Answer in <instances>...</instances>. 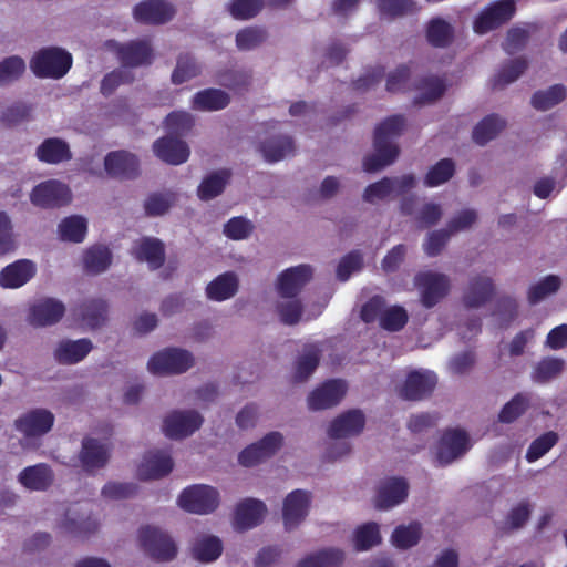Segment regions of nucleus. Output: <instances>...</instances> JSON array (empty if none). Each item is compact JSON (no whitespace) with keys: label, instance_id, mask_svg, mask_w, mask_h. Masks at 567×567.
<instances>
[{"label":"nucleus","instance_id":"nucleus-6","mask_svg":"<svg viewBox=\"0 0 567 567\" xmlns=\"http://www.w3.org/2000/svg\"><path fill=\"white\" fill-rule=\"evenodd\" d=\"M415 177L412 174L400 177H385L379 182L370 184L363 193V199L370 204L390 199L402 195L415 186Z\"/></svg>","mask_w":567,"mask_h":567},{"label":"nucleus","instance_id":"nucleus-37","mask_svg":"<svg viewBox=\"0 0 567 567\" xmlns=\"http://www.w3.org/2000/svg\"><path fill=\"white\" fill-rule=\"evenodd\" d=\"M494 292L493 281L487 276L474 277L464 296V303L468 308H478L484 305Z\"/></svg>","mask_w":567,"mask_h":567},{"label":"nucleus","instance_id":"nucleus-9","mask_svg":"<svg viewBox=\"0 0 567 567\" xmlns=\"http://www.w3.org/2000/svg\"><path fill=\"white\" fill-rule=\"evenodd\" d=\"M471 447L467 433L460 429L447 430L436 447V461L440 465H449L463 456Z\"/></svg>","mask_w":567,"mask_h":567},{"label":"nucleus","instance_id":"nucleus-28","mask_svg":"<svg viewBox=\"0 0 567 567\" xmlns=\"http://www.w3.org/2000/svg\"><path fill=\"white\" fill-rule=\"evenodd\" d=\"M173 7L163 0H147L134 8V18L142 23L161 24L174 16Z\"/></svg>","mask_w":567,"mask_h":567},{"label":"nucleus","instance_id":"nucleus-41","mask_svg":"<svg viewBox=\"0 0 567 567\" xmlns=\"http://www.w3.org/2000/svg\"><path fill=\"white\" fill-rule=\"evenodd\" d=\"M230 178L228 169H219L204 177L198 186L197 195L202 200H210L220 195Z\"/></svg>","mask_w":567,"mask_h":567},{"label":"nucleus","instance_id":"nucleus-45","mask_svg":"<svg viewBox=\"0 0 567 567\" xmlns=\"http://www.w3.org/2000/svg\"><path fill=\"white\" fill-rule=\"evenodd\" d=\"M566 96V87L561 84H555L546 90L535 92L532 97V104L539 111H547L563 102Z\"/></svg>","mask_w":567,"mask_h":567},{"label":"nucleus","instance_id":"nucleus-1","mask_svg":"<svg viewBox=\"0 0 567 567\" xmlns=\"http://www.w3.org/2000/svg\"><path fill=\"white\" fill-rule=\"evenodd\" d=\"M403 128L404 120L400 115L386 118L375 128L374 153L363 161L365 172H377L395 161L399 148L394 140L402 133Z\"/></svg>","mask_w":567,"mask_h":567},{"label":"nucleus","instance_id":"nucleus-50","mask_svg":"<svg viewBox=\"0 0 567 567\" xmlns=\"http://www.w3.org/2000/svg\"><path fill=\"white\" fill-rule=\"evenodd\" d=\"M380 528L377 523L370 522L359 526L354 532V546L358 550H368L381 543Z\"/></svg>","mask_w":567,"mask_h":567},{"label":"nucleus","instance_id":"nucleus-19","mask_svg":"<svg viewBox=\"0 0 567 567\" xmlns=\"http://www.w3.org/2000/svg\"><path fill=\"white\" fill-rule=\"evenodd\" d=\"M64 305L54 298H42L34 301L29 309L28 321L34 327L55 324L64 316Z\"/></svg>","mask_w":567,"mask_h":567},{"label":"nucleus","instance_id":"nucleus-26","mask_svg":"<svg viewBox=\"0 0 567 567\" xmlns=\"http://www.w3.org/2000/svg\"><path fill=\"white\" fill-rule=\"evenodd\" d=\"M223 542L219 537L200 533L196 535L189 547L193 559L202 564H210L216 561L223 553Z\"/></svg>","mask_w":567,"mask_h":567},{"label":"nucleus","instance_id":"nucleus-31","mask_svg":"<svg viewBox=\"0 0 567 567\" xmlns=\"http://www.w3.org/2000/svg\"><path fill=\"white\" fill-rule=\"evenodd\" d=\"M238 287V276L233 271H227L217 276L207 285L206 296L213 301H225L237 293Z\"/></svg>","mask_w":567,"mask_h":567},{"label":"nucleus","instance_id":"nucleus-10","mask_svg":"<svg viewBox=\"0 0 567 567\" xmlns=\"http://www.w3.org/2000/svg\"><path fill=\"white\" fill-rule=\"evenodd\" d=\"M54 424V415L45 409H33L21 414L14 426L27 440L38 439L49 433Z\"/></svg>","mask_w":567,"mask_h":567},{"label":"nucleus","instance_id":"nucleus-47","mask_svg":"<svg viewBox=\"0 0 567 567\" xmlns=\"http://www.w3.org/2000/svg\"><path fill=\"white\" fill-rule=\"evenodd\" d=\"M527 62L523 59L512 60L504 64L493 78V86L503 89L515 82L526 70Z\"/></svg>","mask_w":567,"mask_h":567},{"label":"nucleus","instance_id":"nucleus-7","mask_svg":"<svg viewBox=\"0 0 567 567\" xmlns=\"http://www.w3.org/2000/svg\"><path fill=\"white\" fill-rule=\"evenodd\" d=\"M138 538L144 550L157 560H171L176 556L175 543L157 527L145 526L141 528Z\"/></svg>","mask_w":567,"mask_h":567},{"label":"nucleus","instance_id":"nucleus-55","mask_svg":"<svg viewBox=\"0 0 567 567\" xmlns=\"http://www.w3.org/2000/svg\"><path fill=\"white\" fill-rule=\"evenodd\" d=\"M565 361L558 358H546L535 368L533 378L538 382H546L561 373Z\"/></svg>","mask_w":567,"mask_h":567},{"label":"nucleus","instance_id":"nucleus-4","mask_svg":"<svg viewBox=\"0 0 567 567\" xmlns=\"http://www.w3.org/2000/svg\"><path fill=\"white\" fill-rule=\"evenodd\" d=\"M177 503L188 513L205 515L218 507L219 493L210 485L196 484L183 489Z\"/></svg>","mask_w":567,"mask_h":567},{"label":"nucleus","instance_id":"nucleus-22","mask_svg":"<svg viewBox=\"0 0 567 567\" xmlns=\"http://www.w3.org/2000/svg\"><path fill=\"white\" fill-rule=\"evenodd\" d=\"M365 424V417L359 410H350L338 415L329 425L328 436L334 440L359 435Z\"/></svg>","mask_w":567,"mask_h":567},{"label":"nucleus","instance_id":"nucleus-57","mask_svg":"<svg viewBox=\"0 0 567 567\" xmlns=\"http://www.w3.org/2000/svg\"><path fill=\"white\" fill-rule=\"evenodd\" d=\"M262 6V0H231L228 11L235 19L247 20L255 17Z\"/></svg>","mask_w":567,"mask_h":567},{"label":"nucleus","instance_id":"nucleus-49","mask_svg":"<svg viewBox=\"0 0 567 567\" xmlns=\"http://www.w3.org/2000/svg\"><path fill=\"white\" fill-rule=\"evenodd\" d=\"M112 256L109 248L104 246H94L86 250L84 255V266L89 272L101 274L111 265Z\"/></svg>","mask_w":567,"mask_h":567},{"label":"nucleus","instance_id":"nucleus-20","mask_svg":"<svg viewBox=\"0 0 567 567\" xmlns=\"http://www.w3.org/2000/svg\"><path fill=\"white\" fill-rule=\"evenodd\" d=\"M347 392V385L341 380H330L316 388L307 399L308 408L312 411L326 410L337 405Z\"/></svg>","mask_w":567,"mask_h":567},{"label":"nucleus","instance_id":"nucleus-30","mask_svg":"<svg viewBox=\"0 0 567 567\" xmlns=\"http://www.w3.org/2000/svg\"><path fill=\"white\" fill-rule=\"evenodd\" d=\"M89 339L62 340L54 349V359L62 364H75L82 361L92 350Z\"/></svg>","mask_w":567,"mask_h":567},{"label":"nucleus","instance_id":"nucleus-54","mask_svg":"<svg viewBox=\"0 0 567 567\" xmlns=\"http://www.w3.org/2000/svg\"><path fill=\"white\" fill-rule=\"evenodd\" d=\"M200 72V66L189 55L179 56L177 64L172 74V82L174 84H182L197 76Z\"/></svg>","mask_w":567,"mask_h":567},{"label":"nucleus","instance_id":"nucleus-21","mask_svg":"<svg viewBox=\"0 0 567 567\" xmlns=\"http://www.w3.org/2000/svg\"><path fill=\"white\" fill-rule=\"evenodd\" d=\"M267 507L264 502L246 498L237 504L234 516V528L240 532L258 526L265 518Z\"/></svg>","mask_w":567,"mask_h":567},{"label":"nucleus","instance_id":"nucleus-17","mask_svg":"<svg viewBox=\"0 0 567 567\" xmlns=\"http://www.w3.org/2000/svg\"><path fill=\"white\" fill-rule=\"evenodd\" d=\"M313 270L308 265H299L282 271L276 281L280 298L297 297L301 289L311 280Z\"/></svg>","mask_w":567,"mask_h":567},{"label":"nucleus","instance_id":"nucleus-39","mask_svg":"<svg viewBox=\"0 0 567 567\" xmlns=\"http://www.w3.org/2000/svg\"><path fill=\"white\" fill-rule=\"evenodd\" d=\"M343 561L344 551L342 549L328 547L306 556L297 567H340Z\"/></svg>","mask_w":567,"mask_h":567},{"label":"nucleus","instance_id":"nucleus-23","mask_svg":"<svg viewBox=\"0 0 567 567\" xmlns=\"http://www.w3.org/2000/svg\"><path fill=\"white\" fill-rule=\"evenodd\" d=\"M37 265L30 259H19L0 271V286L4 289H18L28 284L37 274Z\"/></svg>","mask_w":567,"mask_h":567},{"label":"nucleus","instance_id":"nucleus-11","mask_svg":"<svg viewBox=\"0 0 567 567\" xmlns=\"http://www.w3.org/2000/svg\"><path fill=\"white\" fill-rule=\"evenodd\" d=\"M282 443L284 436L279 432H270L243 450L238 455V462L246 467L255 466L275 455Z\"/></svg>","mask_w":567,"mask_h":567},{"label":"nucleus","instance_id":"nucleus-44","mask_svg":"<svg viewBox=\"0 0 567 567\" xmlns=\"http://www.w3.org/2000/svg\"><path fill=\"white\" fill-rule=\"evenodd\" d=\"M454 37L453 25L442 18H434L427 23L426 38L434 47L449 45Z\"/></svg>","mask_w":567,"mask_h":567},{"label":"nucleus","instance_id":"nucleus-33","mask_svg":"<svg viewBox=\"0 0 567 567\" xmlns=\"http://www.w3.org/2000/svg\"><path fill=\"white\" fill-rule=\"evenodd\" d=\"M110 455V446L106 442L95 439H85L82 444L81 462L85 470L103 467Z\"/></svg>","mask_w":567,"mask_h":567},{"label":"nucleus","instance_id":"nucleus-62","mask_svg":"<svg viewBox=\"0 0 567 567\" xmlns=\"http://www.w3.org/2000/svg\"><path fill=\"white\" fill-rule=\"evenodd\" d=\"M378 7L382 14L391 18L413 13L417 10L413 0H378Z\"/></svg>","mask_w":567,"mask_h":567},{"label":"nucleus","instance_id":"nucleus-16","mask_svg":"<svg viewBox=\"0 0 567 567\" xmlns=\"http://www.w3.org/2000/svg\"><path fill=\"white\" fill-rule=\"evenodd\" d=\"M172 456L166 450H150L146 452L137 466L140 480H158L168 475L173 470Z\"/></svg>","mask_w":567,"mask_h":567},{"label":"nucleus","instance_id":"nucleus-63","mask_svg":"<svg viewBox=\"0 0 567 567\" xmlns=\"http://www.w3.org/2000/svg\"><path fill=\"white\" fill-rule=\"evenodd\" d=\"M558 436L554 432H547L532 442L526 453V460L532 463L544 456L556 443Z\"/></svg>","mask_w":567,"mask_h":567},{"label":"nucleus","instance_id":"nucleus-15","mask_svg":"<svg viewBox=\"0 0 567 567\" xmlns=\"http://www.w3.org/2000/svg\"><path fill=\"white\" fill-rule=\"evenodd\" d=\"M514 12V0H498L478 14L474 21V31L478 34H485L508 21Z\"/></svg>","mask_w":567,"mask_h":567},{"label":"nucleus","instance_id":"nucleus-48","mask_svg":"<svg viewBox=\"0 0 567 567\" xmlns=\"http://www.w3.org/2000/svg\"><path fill=\"white\" fill-rule=\"evenodd\" d=\"M25 72V62L18 55L3 59L0 62V87L18 81Z\"/></svg>","mask_w":567,"mask_h":567},{"label":"nucleus","instance_id":"nucleus-36","mask_svg":"<svg viewBox=\"0 0 567 567\" xmlns=\"http://www.w3.org/2000/svg\"><path fill=\"white\" fill-rule=\"evenodd\" d=\"M229 95L218 89H206L197 92L192 100V107L202 112H214L229 104Z\"/></svg>","mask_w":567,"mask_h":567},{"label":"nucleus","instance_id":"nucleus-56","mask_svg":"<svg viewBox=\"0 0 567 567\" xmlns=\"http://www.w3.org/2000/svg\"><path fill=\"white\" fill-rule=\"evenodd\" d=\"M166 130L169 134L183 135L194 125V116L186 111H175L165 120Z\"/></svg>","mask_w":567,"mask_h":567},{"label":"nucleus","instance_id":"nucleus-3","mask_svg":"<svg viewBox=\"0 0 567 567\" xmlns=\"http://www.w3.org/2000/svg\"><path fill=\"white\" fill-rule=\"evenodd\" d=\"M72 56L59 48H48L39 51L32 58L30 68L39 78H62L71 68Z\"/></svg>","mask_w":567,"mask_h":567},{"label":"nucleus","instance_id":"nucleus-60","mask_svg":"<svg viewBox=\"0 0 567 567\" xmlns=\"http://www.w3.org/2000/svg\"><path fill=\"white\" fill-rule=\"evenodd\" d=\"M478 215L475 209L465 208L452 216L449 220L446 228L454 235L461 231H466L477 221Z\"/></svg>","mask_w":567,"mask_h":567},{"label":"nucleus","instance_id":"nucleus-53","mask_svg":"<svg viewBox=\"0 0 567 567\" xmlns=\"http://www.w3.org/2000/svg\"><path fill=\"white\" fill-rule=\"evenodd\" d=\"M560 278L554 275L547 276L537 284L533 285L528 291V300L535 305L546 297L555 293L560 287Z\"/></svg>","mask_w":567,"mask_h":567},{"label":"nucleus","instance_id":"nucleus-42","mask_svg":"<svg viewBox=\"0 0 567 567\" xmlns=\"http://www.w3.org/2000/svg\"><path fill=\"white\" fill-rule=\"evenodd\" d=\"M320 349L317 344L305 346L300 357L296 362L295 379L297 381L307 380L316 370L319 363Z\"/></svg>","mask_w":567,"mask_h":567},{"label":"nucleus","instance_id":"nucleus-35","mask_svg":"<svg viewBox=\"0 0 567 567\" xmlns=\"http://www.w3.org/2000/svg\"><path fill=\"white\" fill-rule=\"evenodd\" d=\"M53 481V473L47 464H37L25 467L19 474V482L31 491L47 489Z\"/></svg>","mask_w":567,"mask_h":567},{"label":"nucleus","instance_id":"nucleus-29","mask_svg":"<svg viewBox=\"0 0 567 567\" xmlns=\"http://www.w3.org/2000/svg\"><path fill=\"white\" fill-rule=\"evenodd\" d=\"M153 150L155 155L172 165L185 163L189 157V148L187 144L178 138L171 136L157 140Z\"/></svg>","mask_w":567,"mask_h":567},{"label":"nucleus","instance_id":"nucleus-32","mask_svg":"<svg viewBox=\"0 0 567 567\" xmlns=\"http://www.w3.org/2000/svg\"><path fill=\"white\" fill-rule=\"evenodd\" d=\"M35 155L39 161L47 164H60L72 158L69 144L58 137L44 140L37 147Z\"/></svg>","mask_w":567,"mask_h":567},{"label":"nucleus","instance_id":"nucleus-40","mask_svg":"<svg viewBox=\"0 0 567 567\" xmlns=\"http://www.w3.org/2000/svg\"><path fill=\"white\" fill-rule=\"evenodd\" d=\"M422 533V525L417 522L402 524L394 528L390 540L395 548L405 550L419 544Z\"/></svg>","mask_w":567,"mask_h":567},{"label":"nucleus","instance_id":"nucleus-46","mask_svg":"<svg viewBox=\"0 0 567 567\" xmlns=\"http://www.w3.org/2000/svg\"><path fill=\"white\" fill-rule=\"evenodd\" d=\"M505 124L498 115H488L474 127L473 138L477 144L485 145L497 136Z\"/></svg>","mask_w":567,"mask_h":567},{"label":"nucleus","instance_id":"nucleus-8","mask_svg":"<svg viewBox=\"0 0 567 567\" xmlns=\"http://www.w3.org/2000/svg\"><path fill=\"white\" fill-rule=\"evenodd\" d=\"M106 48L115 52L124 66H143L152 63L154 59L153 49L146 40H135L126 44L116 41H107Z\"/></svg>","mask_w":567,"mask_h":567},{"label":"nucleus","instance_id":"nucleus-13","mask_svg":"<svg viewBox=\"0 0 567 567\" xmlns=\"http://www.w3.org/2000/svg\"><path fill=\"white\" fill-rule=\"evenodd\" d=\"M311 494L303 489L289 493L282 506V520L286 530L296 529L308 516L311 505Z\"/></svg>","mask_w":567,"mask_h":567},{"label":"nucleus","instance_id":"nucleus-25","mask_svg":"<svg viewBox=\"0 0 567 567\" xmlns=\"http://www.w3.org/2000/svg\"><path fill=\"white\" fill-rule=\"evenodd\" d=\"M408 484L403 478L389 477L382 481L375 496V507L389 509L401 504L408 496Z\"/></svg>","mask_w":567,"mask_h":567},{"label":"nucleus","instance_id":"nucleus-14","mask_svg":"<svg viewBox=\"0 0 567 567\" xmlns=\"http://www.w3.org/2000/svg\"><path fill=\"white\" fill-rule=\"evenodd\" d=\"M30 200L41 208L59 207L71 200V192L65 184L51 179L37 185L30 194Z\"/></svg>","mask_w":567,"mask_h":567},{"label":"nucleus","instance_id":"nucleus-2","mask_svg":"<svg viewBox=\"0 0 567 567\" xmlns=\"http://www.w3.org/2000/svg\"><path fill=\"white\" fill-rule=\"evenodd\" d=\"M194 364L193 354L181 348H166L154 353L148 362L147 370L154 375L181 374Z\"/></svg>","mask_w":567,"mask_h":567},{"label":"nucleus","instance_id":"nucleus-27","mask_svg":"<svg viewBox=\"0 0 567 567\" xmlns=\"http://www.w3.org/2000/svg\"><path fill=\"white\" fill-rule=\"evenodd\" d=\"M104 168L111 177L133 178L138 173V161L128 152L115 151L105 156Z\"/></svg>","mask_w":567,"mask_h":567},{"label":"nucleus","instance_id":"nucleus-51","mask_svg":"<svg viewBox=\"0 0 567 567\" xmlns=\"http://www.w3.org/2000/svg\"><path fill=\"white\" fill-rule=\"evenodd\" d=\"M261 152L266 161L278 162L293 152V144L290 137L282 136L264 143Z\"/></svg>","mask_w":567,"mask_h":567},{"label":"nucleus","instance_id":"nucleus-59","mask_svg":"<svg viewBox=\"0 0 567 567\" xmlns=\"http://www.w3.org/2000/svg\"><path fill=\"white\" fill-rule=\"evenodd\" d=\"M529 399L526 394H517L507 402L499 412L498 420L511 423L519 417L527 409Z\"/></svg>","mask_w":567,"mask_h":567},{"label":"nucleus","instance_id":"nucleus-38","mask_svg":"<svg viewBox=\"0 0 567 567\" xmlns=\"http://www.w3.org/2000/svg\"><path fill=\"white\" fill-rule=\"evenodd\" d=\"M134 256L147 262L151 269H156L162 266L164 261V247L163 244L155 238H143L133 247Z\"/></svg>","mask_w":567,"mask_h":567},{"label":"nucleus","instance_id":"nucleus-43","mask_svg":"<svg viewBox=\"0 0 567 567\" xmlns=\"http://www.w3.org/2000/svg\"><path fill=\"white\" fill-rule=\"evenodd\" d=\"M58 230L62 240L81 243L86 235L87 221L82 216H70L61 220Z\"/></svg>","mask_w":567,"mask_h":567},{"label":"nucleus","instance_id":"nucleus-24","mask_svg":"<svg viewBox=\"0 0 567 567\" xmlns=\"http://www.w3.org/2000/svg\"><path fill=\"white\" fill-rule=\"evenodd\" d=\"M436 375L429 370H415L408 374L401 395L406 400H421L436 385Z\"/></svg>","mask_w":567,"mask_h":567},{"label":"nucleus","instance_id":"nucleus-34","mask_svg":"<svg viewBox=\"0 0 567 567\" xmlns=\"http://www.w3.org/2000/svg\"><path fill=\"white\" fill-rule=\"evenodd\" d=\"M58 527L62 534L72 537H85L97 528V524L90 517H84L76 511L70 509Z\"/></svg>","mask_w":567,"mask_h":567},{"label":"nucleus","instance_id":"nucleus-61","mask_svg":"<svg viewBox=\"0 0 567 567\" xmlns=\"http://www.w3.org/2000/svg\"><path fill=\"white\" fill-rule=\"evenodd\" d=\"M408 313L399 306H391L383 309L380 324L389 331H398L406 323Z\"/></svg>","mask_w":567,"mask_h":567},{"label":"nucleus","instance_id":"nucleus-18","mask_svg":"<svg viewBox=\"0 0 567 567\" xmlns=\"http://www.w3.org/2000/svg\"><path fill=\"white\" fill-rule=\"evenodd\" d=\"M330 297L326 296L319 303L303 312L301 302L296 297L281 298L277 303V311L282 322L286 324H296L302 318H305V320H311L321 315Z\"/></svg>","mask_w":567,"mask_h":567},{"label":"nucleus","instance_id":"nucleus-64","mask_svg":"<svg viewBox=\"0 0 567 567\" xmlns=\"http://www.w3.org/2000/svg\"><path fill=\"white\" fill-rule=\"evenodd\" d=\"M175 200L173 193H156L148 196L145 200V212L150 216H159L165 214Z\"/></svg>","mask_w":567,"mask_h":567},{"label":"nucleus","instance_id":"nucleus-12","mask_svg":"<svg viewBox=\"0 0 567 567\" xmlns=\"http://www.w3.org/2000/svg\"><path fill=\"white\" fill-rule=\"evenodd\" d=\"M202 415L193 410H176L166 415L163 422V432L169 439H183L192 435L200 427Z\"/></svg>","mask_w":567,"mask_h":567},{"label":"nucleus","instance_id":"nucleus-5","mask_svg":"<svg viewBox=\"0 0 567 567\" xmlns=\"http://www.w3.org/2000/svg\"><path fill=\"white\" fill-rule=\"evenodd\" d=\"M414 286L419 291L421 303L432 308L447 295L450 279L444 274L425 270L414 277Z\"/></svg>","mask_w":567,"mask_h":567},{"label":"nucleus","instance_id":"nucleus-58","mask_svg":"<svg viewBox=\"0 0 567 567\" xmlns=\"http://www.w3.org/2000/svg\"><path fill=\"white\" fill-rule=\"evenodd\" d=\"M254 224L245 217H233L224 226V234L233 240H244L250 236Z\"/></svg>","mask_w":567,"mask_h":567},{"label":"nucleus","instance_id":"nucleus-52","mask_svg":"<svg viewBox=\"0 0 567 567\" xmlns=\"http://www.w3.org/2000/svg\"><path fill=\"white\" fill-rule=\"evenodd\" d=\"M455 172V164L450 158H444L433 165L424 178L427 187H437L451 179Z\"/></svg>","mask_w":567,"mask_h":567}]
</instances>
